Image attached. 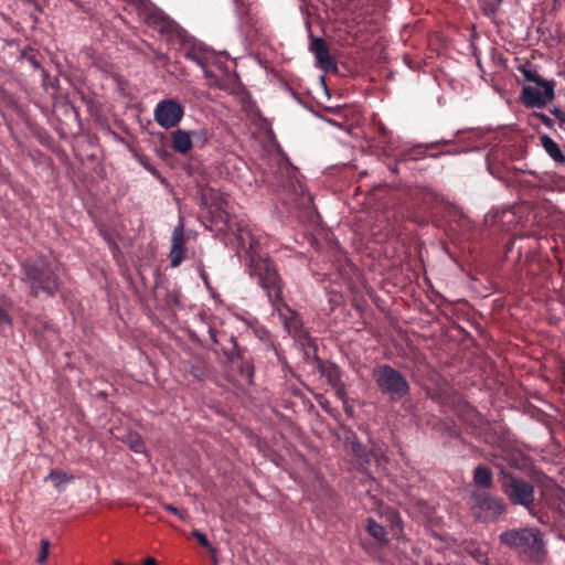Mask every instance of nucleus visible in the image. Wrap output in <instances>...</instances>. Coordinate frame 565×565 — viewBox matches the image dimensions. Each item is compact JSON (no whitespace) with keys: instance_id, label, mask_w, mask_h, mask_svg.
Wrapping results in <instances>:
<instances>
[{"instance_id":"obj_1","label":"nucleus","mask_w":565,"mask_h":565,"mask_svg":"<svg viewBox=\"0 0 565 565\" xmlns=\"http://www.w3.org/2000/svg\"><path fill=\"white\" fill-rule=\"evenodd\" d=\"M148 25L157 31L168 44L174 46L182 55L203 68L206 78L214 77L209 68L214 62L215 54L203 43L190 35L183 28L161 12H151L147 19Z\"/></svg>"},{"instance_id":"obj_2","label":"nucleus","mask_w":565,"mask_h":565,"mask_svg":"<svg viewBox=\"0 0 565 565\" xmlns=\"http://www.w3.org/2000/svg\"><path fill=\"white\" fill-rule=\"evenodd\" d=\"M269 162H275L269 172H266V181L277 190H281V200L289 210L309 205L312 200L305 192L303 185L297 178V171L288 163V159L280 153L270 157Z\"/></svg>"},{"instance_id":"obj_3","label":"nucleus","mask_w":565,"mask_h":565,"mask_svg":"<svg viewBox=\"0 0 565 565\" xmlns=\"http://www.w3.org/2000/svg\"><path fill=\"white\" fill-rule=\"evenodd\" d=\"M499 541L513 550L523 561L541 564L545 558V542L539 529H509L499 535Z\"/></svg>"},{"instance_id":"obj_4","label":"nucleus","mask_w":565,"mask_h":565,"mask_svg":"<svg viewBox=\"0 0 565 565\" xmlns=\"http://www.w3.org/2000/svg\"><path fill=\"white\" fill-rule=\"evenodd\" d=\"M22 280L33 297H53L60 287L58 266L42 256L30 258L23 264Z\"/></svg>"},{"instance_id":"obj_5","label":"nucleus","mask_w":565,"mask_h":565,"mask_svg":"<svg viewBox=\"0 0 565 565\" xmlns=\"http://www.w3.org/2000/svg\"><path fill=\"white\" fill-rule=\"evenodd\" d=\"M518 71L529 83L520 94V100L526 108H543L555 98L556 82L543 78L532 63L518 66Z\"/></svg>"},{"instance_id":"obj_6","label":"nucleus","mask_w":565,"mask_h":565,"mask_svg":"<svg viewBox=\"0 0 565 565\" xmlns=\"http://www.w3.org/2000/svg\"><path fill=\"white\" fill-rule=\"evenodd\" d=\"M249 274L257 277L259 286L265 290L270 303L281 300L284 282L276 264L260 254L250 256L248 260Z\"/></svg>"},{"instance_id":"obj_7","label":"nucleus","mask_w":565,"mask_h":565,"mask_svg":"<svg viewBox=\"0 0 565 565\" xmlns=\"http://www.w3.org/2000/svg\"><path fill=\"white\" fill-rule=\"evenodd\" d=\"M468 503L472 518L484 524L497 522L508 512L504 499L489 491H472Z\"/></svg>"},{"instance_id":"obj_8","label":"nucleus","mask_w":565,"mask_h":565,"mask_svg":"<svg viewBox=\"0 0 565 565\" xmlns=\"http://www.w3.org/2000/svg\"><path fill=\"white\" fill-rule=\"evenodd\" d=\"M209 333L217 350L223 353L227 362L233 367H236L243 377L250 380L254 375V366L252 361L245 356V350L238 345L236 338L213 328H210Z\"/></svg>"},{"instance_id":"obj_9","label":"nucleus","mask_w":565,"mask_h":565,"mask_svg":"<svg viewBox=\"0 0 565 565\" xmlns=\"http://www.w3.org/2000/svg\"><path fill=\"white\" fill-rule=\"evenodd\" d=\"M499 476L501 491L508 501L512 505H520L532 512L535 501L533 484L505 470H501Z\"/></svg>"},{"instance_id":"obj_10","label":"nucleus","mask_w":565,"mask_h":565,"mask_svg":"<svg viewBox=\"0 0 565 565\" xmlns=\"http://www.w3.org/2000/svg\"><path fill=\"white\" fill-rule=\"evenodd\" d=\"M372 376L380 392L388 395L392 401L402 399L409 393L411 387L406 377L388 364L375 366Z\"/></svg>"},{"instance_id":"obj_11","label":"nucleus","mask_w":565,"mask_h":565,"mask_svg":"<svg viewBox=\"0 0 565 565\" xmlns=\"http://www.w3.org/2000/svg\"><path fill=\"white\" fill-rule=\"evenodd\" d=\"M271 305L278 313V317L286 331L294 338L298 339L301 344L311 345L312 339L310 338L308 331L303 329L302 320L299 313L291 309L286 302H284L282 299Z\"/></svg>"},{"instance_id":"obj_12","label":"nucleus","mask_w":565,"mask_h":565,"mask_svg":"<svg viewBox=\"0 0 565 565\" xmlns=\"http://www.w3.org/2000/svg\"><path fill=\"white\" fill-rule=\"evenodd\" d=\"M184 115L182 104L172 98L160 100L153 111L156 122L163 129H171L179 125Z\"/></svg>"},{"instance_id":"obj_13","label":"nucleus","mask_w":565,"mask_h":565,"mask_svg":"<svg viewBox=\"0 0 565 565\" xmlns=\"http://www.w3.org/2000/svg\"><path fill=\"white\" fill-rule=\"evenodd\" d=\"M249 223L239 221L236 223V239L241 249H243L248 256V260L250 256L258 255V247L260 244V233L257 230H254Z\"/></svg>"},{"instance_id":"obj_14","label":"nucleus","mask_w":565,"mask_h":565,"mask_svg":"<svg viewBox=\"0 0 565 565\" xmlns=\"http://www.w3.org/2000/svg\"><path fill=\"white\" fill-rule=\"evenodd\" d=\"M310 51L313 53L316 61L323 70L335 68V62L330 55L327 42L321 38H312Z\"/></svg>"},{"instance_id":"obj_15","label":"nucleus","mask_w":565,"mask_h":565,"mask_svg":"<svg viewBox=\"0 0 565 565\" xmlns=\"http://www.w3.org/2000/svg\"><path fill=\"white\" fill-rule=\"evenodd\" d=\"M186 252L185 235L181 226L175 227L172 233V244L169 258L172 267H178L184 259Z\"/></svg>"},{"instance_id":"obj_16","label":"nucleus","mask_w":565,"mask_h":565,"mask_svg":"<svg viewBox=\"0 0 565 565\" xmlns=\"http://www.w3.org/2000/svg\"><path fill=\"white\" fill-rule=\"evenodd\" d=\"M450 140H443L427 145H417L405 149L397 154L396 162L417 161L426 157V150L437 148L439 145H448Z\"/></svg>"},{"instance_id":"obj_17","label":"nucleus","mask_w":565,"mask_h":565,"mask_svg":"<svg viewBox=\"0 0 565 565\" xmlns=\"http://www.w3.org/2000/svg\"><path fill=\"white\" fill-rule=\"evenodd\" d=\"M472 480L478 488L476 491H487L493 486V472L484 465H478L472 471Z\"/></svg>"},{"instance_id":"obj_18","label":"nucleus","mask_w":565,"mask_h":565,"mask_svg":"<svg viewBox=\"0 0 565 565\" xmlns=\"http://www.w3.org/2000/svg\"><path fill=\"white\" fill-rule=\"evenodd\" d=\"M172 148L181 154L189 153L193 148L190 131H185L182 129H178V130L173 131L172 132Z\"/></svg>"},{"instance_id":"obj_19","label":"nucleus","mask_w":565,"mask_h":565,"mask_svg":"<svg viewBox=\"0 0 565 565\" xmlns=\"http://www.w3.org/2000/svg\"><path fill=\"white\" fill-rule=\"evenodd\" d=\"M366 532L377 542L380 546L386 545L388 543V533L386 529L372 518L367 519Z\"/></svg>"},{"instance_id":"obj_20","label":"nucleus","mask_w":565,"mask_h":565,"mask_svg":"<svg viewBox=\"0 0 565 565\" xmlns=\"http://www.w3.org/2000/svg\"><path fill=\"white\" fill-rule=\"evenodd\" d=\"M541 146L547 152V154L555 161L563 163L565 162V156L562 152L559 146L547 135L540 137Z\"/></svg>"},{"instance_id":"obj_21","label":"nucleus","mask_w":565,"mask_h":565,"mask_svg":"<svg viewBox=\"0 0 565 565\" xmlns=\"http://www.w3.org/2000/svg\"><path fill=\"white\" fill-rule=\"evenodd\" d=\"M319 370H320V373L322 374V376H324L327 379V382L332 387L335 385H339L340 383L343 382L341 379V371L335 364H333V363L323 364V365H321V367Z\"/></svg>"},{"instance_id":"obj_22","label":"nucleus","mask_w":565,"mask_h":565,"mask_svg":"<svg viewBox=\"0 0 565 565\" xmlns=\"http://www.w3.org/2000/svg\"><path fill=\"white\" fill-rule=\"evenodd\" d=\"M192 146L203 148L211 139V134L206 128L191 130Z\"/></svg>"},{"instance_id":"obj_23","label":"nucleus","mask_w":565,"mask_h":565,"mask_svg":"<svg viewBox=\"0 0 565 565\" xmlns=\"http://www.w3.org/2000/svg\"><path fill=\"white\" fill-rule=\"evenodd\" d=\"M124 441L135 451V452H143L146 447L141 437L136 433L127 434Z\"/></svg>"},{"instance_id":"obj_24","label":"nucleus","mask_w":565,"mask_h":565,"mask_svg":"<svg viewBox=\"0 0 565 565\" xmlns=\"http://www.w3.org/2000/svg\"><path fill=\"white\" fill-rule=\"evenodd\" d=\"M463 419L472 427V428H479L481 427L483 423L482 416L477 412L473 407H468L466 411V414L463 416Z\"/></svg>"},{"instance_id":"obj_25","label":"nucleus","mask_w":565,"mask_h":565,"mask_svg":"<svg viewBox=\"0 0 565 565\" xmlns=\"http://www.w3.org/2000/svg\"><path fill=\"white\" fill-rule=\"evenodd\" d=\"M50 480H52L55 486H58L61 483H65L72 480V476H68L63 470H52L49 475Z\"/></svg>"},{"instance_id":"obj_26","label":"nucleus","mask_w":565,"mask_h":565,"mask_svg":"<svg viewBox=\"0 0 565 565\" xmlns=\"http://www.w3.org/2000/svg\"><path fill=\"white\" fill-rule=\"evenodd\" d=\"M149 49L152 51L153 53V57L151 58L152 63L157 64L158 66H167L168 63H169V57L167 54L160 52V51H157L154 50L153 47L149 46Z\"/></svg>"},{"instance_id":"obj_27","label":"nucleus","mask_w":565,"mask_h":565,"mask_svg":"<svg viewBox=\"0 0 565 565\" xmlns=\"http://www.w3.org/2000/svg\"><path fill=\"white\" fill-rule=\"evenodd\" d=\"M49 553H50V541L47 539H42L41 540V551L38 556V562L40 564L45 563L47 561Z\"/></svg>"},{"instance_id":"obj_28","label":"nucleus","mask_w":565,"mask_h":565,"mask_svg":"<svg viewBox=\"0 0 565 565\" xmlns=\"http://www.w3.org/2000/svg\"><path fill=\"white\" fill-rule=\"evenodd\" d=\"M163 306L167 308L179 306V295L175 291L167 292Z\"/></svg>"},{"instance_id":"obj_29","label":"nucleus","mask_w":565,"mask_h":565,"mask_svg":"<svg viewBox=\"0 0 565 565\" xmlns=\"http://www.w3.org/2000/svg\"><path fill=\"white\" fill-rule=\"evenodd\" d=\"M192 536L199 542V544L203 547H211L210 541L206 535L199 530L192 531Z\"/></svg>"},{"instance_id":"obj_30","label":"nucleus","mask_w":565,"mask_h":565,"mask_svg":"<svg viewBox=\"0 0 565 565\" xmlns=\"http://www.w3.org/2000/svg\"><path fill=\"white\" fill-rule=\"evenodd\" d=\"M138 161L151 173L153 174L154 177L157 178H161L159 171L152 166L149 163V159L145 156H140L138 158Z\"/></svg>"},{"instance_id":"obj_31","label":"nucleus","mask_w":565,"mask_h":565,"mask_svg":"<svg viewBox=\"0 0 565 565\" xmlns=\"http://www.w3.org/2000/svg\"><path fill=\"white\" fill-rule=\"evenodd\" d=\"M550 113L558 120L559 127L565 130V111L558 107L550 109Z\"/></svg>"},{"instance_id":"obj_32","label":"nucleus","mask_w":565,"mask_h":565,"mask_svg":"<svg viewBox=\"0 0 565 565\" xmlns=\"http://www.w3.org/2000/svg\"><path fill=\"white\" fill-rule=\"evenodd\" d=\"M163 509L171 512L172 514L177 515L180 520H185L186 518V512L184 511H181L179 510L177 507L170 504V503H164L163 505Z\"/></svg>"},{"instance_id":"obj_33","label":"nucleus","mask_w":565,"mask_h":565,"mask_svg":"<svg viewBox=\"0 0 565 565\" xmlns=\"http://www.w3.org/2000/svg\"><path fill=\"white\" fill-rule=\"evenodd\" d=\"M532 116L540 119L541 122L547 128L552 129L554 127V121L547 115L534 111Z\"/></svg>"},{"instance_id":"obj_34","label":"nucleus","mask_w":565,"mask_h":565,"mask_svg":"<svg viewBox=\"0 0 565 565\" xmlns=\"http://www.w3.org/2000/svg\"><path fill=\"white\" fill-rule=\"evenodd\" d=\"M334 390L335 396L342 402L348 398L344 382L340 383L332 387Z\"/></svg>"},{"instance_id":"obj_35","label":"nucleus","mask_w":565,"mask_h":565,"mask_svg":"<svg viewBox=\"0 0 565 565\" xmlns=\"http://www.w3.org/2000/svg\"><path fill=\"white\" fill-rule=\"evenodd\" d=\"M521 454L507 452L504 458L508 460L509 465L513 468H520L519 457Z\"/></svg>"},{"instance_id":"obj_36","label":"nucleus","mask_w":565,"mask_h":565,"mask_svg":"<svg viewBox=\"0 0 565 565\" xmlns=\"http://www.w3.org/2000/svg\"><path fill=\"white\" fill-rule=\"evenodd\" d=\"M352 450H353V454L356 457H359L360 459L366 458V450L364 449V447L361 444H359V443L353 444Z\"/></svg>"},{"instance_id":"obj_37","label":"nucleus","mask_w":565,"mask_h":565,"mask_svg":"<svg viewBox=\"0 0 565 565\" xmlns=\"http://www.w3.org/2000/svg\"><path fill=\"white\" fill-rule=\"evenodd\" d=\"M26 58L33 67L41 68V64L35 54H31V55L26 56Z\"/></svg>"},{"instance_id":"obj_38","label":"nucleus","mask_w":565,"mask_h":565,"mask_svg":"<svg viewBox=\"0 0 565 565\" xmlns=\"http://www.w3.org/2000/svg\"><path fill=\"white\" fill-rule=\"evenodd\" d=\"M342 404H343V409H344L345 414H348L349 416H352L353 415V406L348 403V398L345 401H342Z\"/></svg>"},{"instance_id":"obj_39","label":"nucleus","mask_w":565,"mask_h":565,"mask_svg":"<svg viewBox=\"0 0 565 565\" xmlns=\"http://www.w3.org/2000/svg\"><path fill=\"white\" fill-rule=\"evenodd\" d=\"M450 434H451V436H456V437L459 436V431L457 429L451 430Z\"/></svg>"},{"instance_id":"obj_40","label":"nucleus","mask_w":565,"mask_h":565,"mask_svg":"<svg viewBox=\"0 0 565 565\" xmlns=\"http://www.w3.org/2000/svg\"><path fill=\"white\" fill-rule=\"evenodd\" d=\"M381 132L386 136L388 134L387 129L385 127L381 128Z\"/></svg>"},{"instance_id":"obj_41","label":"nucleus","mask_w":565,"mask_h":565,"mask_svg":"<svg viewBox=\"0 0 565 565\" xmlns=\"http://www.w3.org/2000/svg\"><path fill=\"white\" fill-rule=\"evenodd\" d=\"M160 294H161V289H160V288H158V289H157V291H156V297H159V296H160Z\"/></svg>"},{"instance_id":"obj_42","label":"nucleus","mask_w":565,"mask_h":565,"mask_svg":"<svg viewBox=\"0 0 565 565\" xmlns=\"http://www.w3.org/2000/svg\"><path fill=\"white\" fill-rule=\"evenodd\" d=\"M114 565H126V564H124V563H121V562H119V561H115V562H114Z\"/></svg>"}]
</instances>
